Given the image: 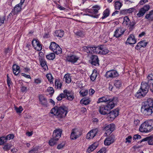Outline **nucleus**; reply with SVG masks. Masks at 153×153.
Returning a JSON list of instances; mask_svg holds the SVG:
<instances>
[{
    "label": "nucleus",
    "mask_w": 153,
    "mask_h": 153,
    "mask_svg": "<svg viewBox=\"0 0 153 153\" xmlns=\"http://www.w3.org/2000/svg\"><path fill=\"white\" fill-rule=\"evenodd\" d=\"M68 112V108L64 106L61 107L56 106L53 108L51 110L50 113L56 116V118L60 121L63 120Z\"/></svg>",
    "instance_id": "f257e3e1"
},
{
    "label": "nucleus",
    "mask_w": 153,
    "mask_h": 153,
    "mask_svg": "<svg viewBox=\"0 0 153 153\" xmlns=\"http://www.w3.org/2000/svg\"><path fill=\"white\" fill-rule=\"evenodd\" d=\"M141 111L145 116L152 114L153 113V99L149 98L143 102L141 108Z\"/></svg>",
    "instance_id": "f03ea898"
},
{
    "label": "nucleus",
    "mask_w": 153,
    "mask_h": 153,
    "mask_svg": "<svg viewBox=\"0 0 153 153\" xmlns=\"http://www.w3.org/2000/svg\"><path fill=\"white\" fill-rule=\"evenodd\" d=\"M153 130V120H150L145 121L140 126L139 130L142 132L148 133Z\"/></svg>",
    "instance_id": "7ed1b4c3"
},
{
    "label": "nucleus",
    "mask_w": 153,
    "mask_h": 153,
    "mask_svg": "<svg viewBox=\"0 0 153 153\" xmlns=\"http://www.w3.org/2000/svg\"><path fill=\"white\" fill-rule=\"evenodd\" d=\"M114 106V103L112 102H108L106 105H102L100 107L99 112L102 114H106L110 110L112 109Z\"/></svg>",
    "instance_id": "20e7f679"
},
{
    "label": "nucleus",
    "mask_w": 153,
    "mask_h": 153,
    "mask_svg": "<svg viewBox=\"0 0 153 153\" xmlns=\"http://www.w3.org/2000/svg\"><path fill=\"white\" fill-rule=\"evenodd\" d=\"M115 98L114 97L111 98V96L108 95H105L99 98L97 101V103H99L101 102H112L114 103V104L115 105L116 103V101L115 100Z\"/></svg>",
    "instance_id": "39448f33"
},
{
    "label": "nucleus",
    "mask_w": 153,
    "mask_h": 153,
    "mask_svg": "<svg viewBox=\"0 0 153 153\" xmlns=\"http://www.w3.org/2000/svg\"><path fill=\"white\" fill-rule=\"evenodd\" d=\"M25 0H20V2L16 5L11 11V13L16 15L20 13L22 10V7Z\"/></svg>",
    "instance_id": "423d86ee"
},
{
    "label": "nucleus",
    "mask_w": 153,
    "mask_h": 153,
    "mask_svg": "<svg viewBox=\"0 0 153 153\" xmlns=\"http://www.w3.org/2000/svg\"><path fill=\"white\" fill-rule=\"evenodd\" d=\"M79 57L77 55L73 53H71L67 57L66 59L67 61L74 64L79 59Z\"/></svg>",
    "instance_id": "0eeeda50"
},
{
    "label": "nucleus",
    "mask_w": 153,
    "mask_h": 153,
    "mask_svg": "<svg viewBox=\"0 0 153 153\" xmlns=\"http://www.w3.org/2000/svg\"><path fill=\"white\" fill-rule=\"evenodd\" d=\"M115 126L113 124H111L106 126L104 128L105 131V134L107 135H109L114 129Z\"/></svg>",
    "instance_id": "6e6552de"
},
{
    "label": "nucleus",
    "mask_w": 153,
    "mask_h": 153,
    "mask_svg": "<svg viewBox=\"0 0 153 153\" xmlns=\"http://www.w3.org/2000/svg\"><path fill=\"white\" fill-rule=\"evenodd\" d=\"M149 9L150 6L149 5H145L140 9L139 12L137 14V16L139 17L143 16L146 12L149 10Z\"/></svg>",
    "instance_id": "1a4fd4ad"
},
{
    "label": "nucleus",
    "mask_w": 153,
    "mask_h": 153,
    "mask_svg": "<svg viewBox=\"0 0 153 153\" xmlns=\"http://www.w3.org/2000/svg\"><path fill=\"white\" fill-rule=\"evenodd\" d=\"M118 115V110L115 109L110 112L108 114V119L110 120H113Z\"/></svg>",
    "instance_id": "9d476101"
},
{
    "label": "nucleus",
    "mask_w": 153,
    "mask_h": 153,
    "mask_svg": "<svg viewBox=\"0 0 153 153\" xmlns=\"http://www.w3.org/2000/svg\"><path fill=\"white\" fill-rule=\"evenodd\" d=\"M32 44L33 47L36 50L40 51L42 50V46L38 40L36 39L33 40L32 41Z\"/></svg>",
    "instance_id": "9b49d317"
},
{
    "label": "nucleus",
    "mask_w": 153,
    "mask_h": 153,
    "mask_svg": "<svg viewBox=\"0 0 153 153\" xmlns=\"http://www.w3.org/2000/svg\"><path fill=\"white\" fill-rule=\"evenodd\" d=\"M118 74L117 72L115 70H111L107 71L105 74L107 78H113L117 76Z\"/></svg>",
    "instance_id": "f8f14e48"
},
{
    "label": "nucleus",
    "mask_w": 153,
    "mask_h": 153,
    "mask_svg": "<svg viewBox=\"0 0 153 153\" xmlns=\"http://www.w3.org/2000/svg\"><path fill=\"white\" fill-rule=\"evenodd\" d=\"M149 84L148 82H143L141 84V86L140 89L145 94H146L149 91Z\"/></svg>",
    "instance_id": "ddd939ff"
},
{
    "label": "nucleus",
    "mask_w": 153,
    "mask_h": 153,
    "mask_svg": "<svg viewBox=\"0 0 153 153\" xmlns=\"http://www.w3.org/2000/svg\"><path fill=\"white\" fill-rule=\"evenodd\" d=\"M81 135V133L76 130H73L71 135V138L72 140H76Z\"/></svg>",
    "instance_id": "4468645a"
},
{
    "label": "nucleus",
    "mask_w": 153,
    "mask_h": 153,
    "mask_svg": "<svg viewBox=\"0 0 153 153\" xmlns=\"http://www.w3.org/2000/svg\"><path fill=\"white\" fill-rule=\"evenodd\" d=\"M64 93L65 95V97H67V99L68 100L72 101L74 99V94L71 91L65 90L64 91Z\"/></svg>",
    "instance_id": "2eb2a0df"
},
{
    "label": "nucleus",
    "mask_w": 153,
    "mask_h": 153,
    "mask_svg": "<svg viewBox=\"0 0 153 153\" xmlns=\"http://www.w3.org/2000/svg\"><path fill=\"white\" fill-rule=\"evenodd\" d=\"M97 131L98 129H97L91 130L87 133L86 138L88 139L93 138L96 135Z\"/></svg>",
    "instance_id": "dca6fc26"
},
{
    "label": "nucleus",
    "mask_w": 153,
    "mask_h": 153,
    "mask_svg": "<svg viewBox=\"0 0 153 153\" xmlns=\"http://www.w3.org/2000/svg\"><path fill=\"white\" fill-rule=\"evenodd\" d=\"M125 31V30L121 28H118L115 31L114 36L117 38L119 37L122 35Z\"/></svg>",
    "instance_id": "f3484780"
},
{
    "label": "nucleus",
    "mask_w": 153,
    "mask_h": 153,
    "mask_svg": "<svg viewBox=\"0 0 153 153\" xmlns=\"http://www.w3.org/2000/svg\"><path fill=\"white\" fill-rule=\"evenodd\" d=\"M62 133V131L60 129H56L53 133V138H56V140H59L61 136Z\"/></svg>",
    "instance_id": "a211bd4d"
},
{
    "label": "nucleus",
    "mask_w": 153,
    "mask_h": 153,
    "mask_svg": "<svg viewBox=\"0 0 153 153\" xmlns=\"http://www.w3.org/2000/svg\"><path fill=\"white\" fill-rule=\"evenodd\" d=\"M134 36L132 34L130 35L127 39L126 43H128L130 45L134 44L136 43Z\"/></svg>",
    "instance_id": "6ab92c4d"
},
{
    "label": "nucleus",
    "mask_w": 153,
    "mask_h": 153,
    "mask_svg": "<svg viewBox=\"0 0 153 153\" xmlns=\"http://www.w3.org/2000/svg\"><path fill=\"white\" fill-rule=\"evenodd\" d=\"M39 100L42 105L45 106H47V99L42 95H41L39 96Z\"/></svg>",
    "instance_id": "aec40b11"
},
{
    "label": "nucleus",
    "mask_w": 153,
    "mask_h": 153,
    "mask_svg": "<svg viewBox=\"0 0 153 153\" xmlns=\"http://www.w3.org/2000/svg\"><path fill=\"white\" fill-rule=\"evenodd\" d=\"M91 64L94 66H98L99 65V60L97 56L93 55L91 57Z\"/></svg>",
    "instance_id": "412c9836"
},
{
    "label": "nucleus",
    "mask_w": 153,
    "mask_h": 153,
    "mask_svg": "<svg viewBox=\"0 0 153 153\" xmlns=\"http://www.w3.org/2000/svg\"><path fill=\"white\" fill-rule=\"evenodd\" d=\"M114 141L112 137L110 136L107 138L104 141V143L106 146H109L113 143Z\"/></svg>",
    "instance_id": "4be33fe9"
},
{
    "label": "nucleus",
    "mask_w": 153,
    "mask_h": 153,
    "mask_svg": "<svg viewBox=\"0 0 153 153\" xmlns=\"http://www.w3.org/2000/svg\"><path fill=\"white\" fill-rule=\"evenodd\" d=\"M147 141L149 145H153V137L150 136L148 137L143 139L141 142L144 141Z\"/></svg>",
    "instance_id": "5701e85b"
},
{
    "label": "nucleus",
    "mask_w": 153,
    "mask_h": 153,
    "mask_svg": "<svg viewBox=\"0 0 153 153\" xmlns=\"http://www.w3.org/2000/svg\"><path fill=\"white\" fill-rule=\"evenodd\" d=\"M98 145L97 143H95L91 145L88 148L87 151L90 153L94 151L97 146Z\"/></svg>",
    "instance_id": "b1692460"
},
{
    "label": "nucleus",
    "mask_w": 153,
    "mask_h": 153,
    "mask_svg": "<svg viewBox=\"0 0 153 153\" xmlns=\"http://www.w3.org/2000/svg\"><path fill=\"white\" fill-rule=\"evenodd\" d=\"M13 70L14 74L17 75L20 72L19 67L16 65H14L13 66Z\"/></svg>",
    "instance_id": "393cba45"
},
{
    "label": "nucleus",
    "mask_w": 153,
    "mask_h": 153,
    "mask_svg": "<svg viewBox=\"0 0 153 153\" xmlns=\"http://www.w3.org/2000/svg\"><path fill=\"white\" fill-rule=\"evenodd\" d=\"M92 9L90 11V13H93L94 14L97 13L98 10L100 9V7L98 5H96L93 6Z\"/></svg>",
    "instance_id": "a878e982"
},
{
    "label": "nucleus",
    "mask_w": 153,
    "mask_h": 153,
    "mask_svg": "<svg viewBox=\"0 0 153 153\" xmlns=\"http://www.w3.org/2000/svg\"><path fill=\"white\" fill-rule=\"evenodd\" d=\"M145 17L150 21H153V10H151L146 14Z\"/></svg>",
    "instance_id": "bb28decb"
},
{
    "label": "nucleus",
    "mask_w": 153,
    "mask_h": 153,
    "mask_svg": "<svg viewBox=\"0 0 153 153\" xmlns=\"http://www.w3.org/2000/svg\"><path fill=\"white\" fill-rule=\"evenodd\" d=\"M142 91L139 89L138 91L135 94V96L138 98H141L145 96L146 94Z\"/></svg>",
    "instance_id": "cd10ccee"
},
{
    "label": "nucleus",
    "mask_w": 153,
    "mask_h": 153,
    "mask_svg": "<svg viewBox=\"0 0 153 153\" xmlns=\"http://www.w3.org/2000/svg\"><path fill=\"white\" fill-rule=\"evenodd\" d=\"M83 48L85 51L87 53H94L93 47L84 46L83 47Z\"/></svg>",
    "instance_id": "c85d7f7f"
},
{
    "label": "nucleus",
    "mask_w": 153,
    "mask_h": 153,
    "mask_svg": "<svg viewBox=\"0 0 153 153\" xmlns=\"http://www.w3.org/2000/svg\"><path fill=\"white\" fill-rule=\"evenodd\" d=\"M64 34V32L63 30H58L54 32L55 36L60 37H62Z\"/></svg>",
    "instance_id": "c756f323"
},
{
    "label": "nucleus",
    "mask_w": 153,
    "mask_h": 153,
    "mask_svg": "<svg viewBox=\"0 0 153 153\" xmlns=\"http://www.w3.org/2000/svg\"><path fill=\"white\" fill-rule=\"evenodd\" d=\"M148 83L149 85H153V74H149L147 77Z\"/></svg>",
    "instance_id": "7c9ffc66"
},
{
    "label": "nucleus",
    "mask_w": 153,
    "mask_h": 153,
    "mask_svg": "<svg viewBox=\"0 0 153 153\" xmlns=\"http://www.w3.org/2000/svg\"><path fill=\"white\" fill-rule=\"evenodd\" d=\"M101 47L100 54H106L108 53L109 51L104 46L101 45Z\"/></svg>",
    "instance_id": "2f4dec72"
},
{
    "label": "nucleus",
    "mask_w": 153,
    "mask_h": 153,
    "mask_svg": "<svg viewBox=\"0 0 153 153\" xmlns=\"http://www.w3.org/2000/svg\"><path fill=\"white\" fill-rule=\"evenodd\" d=\"M63 80L66 83H69L71 81V77L69 74H65L64 76Z\"/></svg>",
    "instance_id": "473e14b6"
},
{
    "label": "nucleus",
    "mask_w": 153,
    "mask_h": 153,
    "mask_svg": "<svg viewBox=\"0 0 153 153\" xmlns=\"http://www.w3.org/2000/svg\"><path fill=\"white\" fill-rule=\"evenodd\" d=\"M59 45L56 44L55 42H52L51 43L49 47L50 49L53 51L55 50L57 47H58Z\"/></svg>",
    "instance_id": "72a5a7b5"
},
{
    "label": "nucleus",
    "mask_w": 153,
    "mask_h": 153,
    "mask_svg": "<svg viewBox=\"0 0 153 153\" xmlns=\"http://www.w3.org/2000/svg\"><path fill=\"white\" fill-rule=\"evenodd\" d=\"M110 14V10L108 8L106 9L103 13V16L101 18L102 19L108 17Z\"/></svg>",
    "instance_id": "f704fd0d"
},
{
    "label": "nucleus",
    "mask_w": 153,
    "mask_h": 153,
    "mask_svg": "<svg viewBox=\"0 0 153 153\" xmlns=\"http://www.w3.org/2000/svg\"><path fill=\"white\" fill-rule=\"evenodd\" d=\"M55 86L57 89H60L61 88L62 83L58 79L55 80Z\"/></svg>",
    "instance_id": "c9c22d12"
},
{
    "label": "nucleus",
    "mask_w": 153,
    "mask_h": 153,
    "mask_svg": "<svg viewBox=\"0 0 153 153\" xmlns=\"http://www.w3.org/2000/svg\"><path fill=\"white\" fill-rule=\"evenodd\" d=\"M97 76V71L94 70L92 74L90 76V79L91 80L93 81H94L96 79V77Z\"/></svg>",
    "instance_id": "e433bc0d"
},
{
    "label": "nucleus",
    "mask_w": 153,
    "mask_h": 153,
    "mask_svg": "<svg viewBox=\"0 0 153 153\" xmlns=\"http://www.w3.org/2000/svg\"><path fill=\"white\" fill-rule=\"evenodd\" d=\"M114 5L115 9L120 10L123 5V4L119 1H116L115 2Z\"/></svg>",
    "instance_id": "4c0bfd02"
},
{
    "label": "nucleus",
    "mask_w": 153,
    "mask_h": 153,
    "mask_svg": "<svg viewBox=\"0 0 153 153\" xmlns=\"http://www.w3.org/2000/svg\"><path fill=\"white\" fill-rule=\"evenodd\" d=\"M40 65L45 70L48 69V66L46 64V62L45 59L40 61Z\"/></svg>",
    "instance_id": "58836bf2"
},
{
    "label": "nucleus",
    "mask_w": 153,
    "mask_h": 153,
    "mask_svg": "<svg viewBox=\"0 0 153 153\" xmlns=\"http://www.w3.org/2000/svg\"><path fill=\"white\" fill-rule=\"evenodd\" d=\"M58 140H56V138H51L49 141V145L51 146H53L56 144L57 143V141Z\"/></svg>",
    "instance_id": "ea45409f"
},
{
    "label": "nucleus",
    "mask_w": 153,
    "mask_h": 153,
    "mask_svg": "<svg viewBox=\"0 0 153 153\" xmlns=\"http://www.w3.org/2000/svg\"><path fill=\"white\" fill-rule=\"evenodd\" d=\"M93 49H94V53L100 54L101 49V45L96 47H94Z\"/></svg>",
    "instance_id": "a19ab883"
},
{
    "label": "nucleus",
    "mask_w": 153,
    "mask_h": 153,
    "mask_svg": "<svg viewBox=\"0 0 153 153\" xmlns=\"http://www.w3.org/2000/svg\"><path fill=\"white\" fill-rule=\"evenodd\" d=\"M134 9L132 8H130L128 9H125L122 10L121 11V13L122 14H126V13H131L133 11Z\"/></svg>",
    "instance_id": "79ce46f5"
},
{
    "label": "nucleus",
    "mask_w": 153,
    "mask_h": 153,
    "mask_svg": "<svg viewBox=\"0 0 153 153\" xmlns=\"http://www.w3.org/2000/svg\"><path fill=\"white\" fill-rule=\"evenodd\" d=\"M123 23L127 26H129V25H130V22L128 16H126L124 18Z\"/></svg>",
    "instance_id": "37998d69"
},
{
    "label": "nucleus",
    "mask_w": 153,
    "mask_h": 153,
    "mask_svg": "<svg viewBox=\"0 0 153 153\" xmlns=\"http://www.w3.org/2000/svg\"><path fill=\"white\" fill-rule=\"evenodd\" d=\"M114 85L117 88H120L122 85L121 81L119 80L115 81L114 82Z\"/></svg>",
    "instance_id": "c03bdc74"
},
{
    "label": "nucleus",
    "mask_w": 153,
    "mask_h": 153,
    "mask_svg": "<svg viewBox=\"0 0 153 153\" xmlns=\"http://www.w3.org/2000/svg\"><path fill=\"white\" fill-rule=\"evenodd\" d=\"M46 57L49 60H52L54 59L55 55L54 53H51L46 55Z\"/></svg>",
    "instance_id": "a18cd8bd"
},
{
    "label": "nucleus",
    "mask_w": 153,
    "mask_h": 153,
    "mask_svg": "<svg viewBox=\"0 0 153 153\" xmlns=\"http://www.w3.org/2000/svg\"><path fill=\"white\" fill-rule=\"evenodd\" d=\"M14 109L17 113H21L23 110L22 107L21 106H19V108L17 107L16 106H15Z\"/></svg>",
    "instance_id": "49530a36"
},
{
    "label": "nucleus",
    "mask_w": 153,
    "mask_h": 153,
    "mask_svg": "<svg viewBox=\"0 0 153 153\" xmlns=\"http://www.w3.org/2000/svg\"><path fill=\"white\" fill-rule=\"evenodd\" d=\"M53 52L56 54H58L62 53V49L59 46L58 47H57V48L55 49V50Z\"/></svg>",
    "instance_id": "de8ad7c7"
},
{
    "label": "nucleus",
    "mask_w": 153,
    "mask_h": 153,
    "mask_svg": "<svg viewBox=\"0 0 153 153\" xmlns=\"http://www.w3.org/2000/svg\"><path fill=\"white\" fill-rule=\"evenodd\" d=\"M65 97V94H61L56 98L58 101H60L62 100L63 98Z\"/></svg>",
    "instance_id": "09e8293b"
},
{
    "label": "nucleus",
    "mask_w": 153,
    "mask_h": 153,
    "mask_svg": "<svg viewBox=\"0 0 153 153\" xmlns=\"http://www.w3.org/2000/svg\"><path fill=\"white\" fill-rule=\"evenodd\" d=\"M12 145L10 144H7L4 146L3 147V149L5 151H7L10 149Z\"/></svg>",
    "instance_id": "8fccbe9b"
},
{
    "label": "nucleus",
    "mask_w": 153,
    "mask_h": 153,
    "mask_svg": "<svg viewBox=\"0 0 153 153\" xmlns=\"http://www.w3.org/2000/svg\"><path fill=\"white\" fill-rule=\"evenodd\" d=\"M39 61L43 60L44 59V54L42 52H40L39 53Z\"/></svg>",
    "instance_id": "3c124183"
},
{
    "label": "nucleus",
    "mask_w": 153,
    "mask_h": 153,
    "mask_svg": "<svg viewBox=\"0 0 153 153\" xmlns=\"http://www.w3.org/2000/svg\"><path fill=\"white\" fill-rule=\"evenodd\" d=\"M76 34L79 36L83 37L84 35V32L80 30H79L76 33Z\"/></svg>",
    "instance_id": "603ef678"
},
{
    "label": "nucleus",
    "mask_w": 153,
    "mask_h": 153,
    "mask_svg": "<svg viewBox=\"0 0 153 153\" xmlns=\"http://www.w3.org/2000/svg\"><path fill=\"white\" fill-rule=\"evenodd\" d=\"M7 142L5 137H2L0 138V145H3L4 143Z\"/></svg>",
    "instance_id": "864d4df0"
},
{
    "label": "nucleus",
    "mask_w": 153,
    "mask_h": 153,
    "mask_svg": "<svg viewBox=\"0 0 153 153\" xmlns=\"http://www.w3.org/2000/svg\"><path fill=\"white\" fill-rule=\"evenodd\" d=\"M46 76L49 81L50 82H51L53 81V77L51 74H47L46 75Z\"/></svg>",
    "instance_id": "5fc2aeb1"
},
{
    "label": "nucleus",
    "mask_w": 153,
    "mask_h": 153,
    "mask_svg": "<svg viewBox=\"0 0 153 153\" xmlns=\"http://www.w3.org/2000/svg\"><path fill=\"white\" fill-rule=\"evenodd\" d=\"M5 19L6 18L5 16H0V26L4 23V22Z\"/></svg>",
    "instance_id": "6e6d98bb"
},
{
    "label": "nucleus",
    "mask_w": 153,
    "mask_h": 153,
    "mask_svg": "<svg viewBox=\"0 0 153 153\" xmlns=\"http://www.w3.org/2000/svg\"><path fill=\"white\" fill-rule=\"evenodd\" d=\"M138 43L140 44V46H141L142 47H145L147 44V42L145 41H141Z\"/></svg>",
    "instance_id": "4d7b16f0"
},
{
    "label": "nucleus",
    "mask_w": 153,
    "mask_h": 153,
    "mask_svg": "<svg viewBox=\"0 0 153 153\" xmlns=\"http://www.w3.org/2000/svg\"><path fill=\"white\" fill-rule=\"evenodd\" d=\"M88 91L87 90H85L84 91H80L79 92V93L80 94V95L82 96L83 97L86 96L88 94Z\"/></svg>",
    "instance_id": "13d9d810"
},
{
    "label": "nucleus",
    "mask_w": 153,
    "mask_h": 153,
    "mask_svg": "<svg viewBox=\"0 0 153 153\" xmlns=\"http://www.w3.org/2000/svg\"><path fill=\"white\" fill-rule=\"evenodd\" d=\"M7 85L9 87L10 86V85L12 84V82L11 81V79L9 77L8 74H7Z\"/></svg>",
    "instance_id": "bf43d9fd"
},
{
    "label": "nucleus",
    "mask_w": 153,
    "mask_h": 153,
    "mask_svg": "<svg viewBox=\"0 0 153 153\" xmlns=\"http://www.w3.org/2000/svg\"><path fill=\"white\" fill-rule=\"evenodd\" d=\"M14 136L13 134H9L7 135L6 137H5L6 140H10L11 139H13L14 138Z\"/></svg>",
    "instance_id": "052dcab7"
},
{
    "label": "nucleus",
    "mask_w": 153,
    "mask_h": 153,
    "mask_svg": "<svg viewBox=\"0 0 153 153\" xmlns=\"http://www.w3.org/2000/svg\"><path fill=\"white\" fill-rule=\"evenodd\" d=\"M48 91L50 94H53L54 92V91L53 88L49 87L47 89Z\"/></svg>",
    "instance_id": "680f3d73"
},
{
    "label": "nucleus",
    "mask_w": 153,
    "mask_h": 153,
    "mask_svg": "<svg viewBox=\"0 0 153 153\" xmlns=\"http://www.w3.org/2000/svg\"><path fill=\"white\" fill-rule=\"evenodd\" d=\"M42 82L41 79L40 78L35 79H34V82L36 84H39L41 83Z\"/></svg>",
    "instance_id": "e2e57ef3"
},
{
    "label": "nucleus",
    "mask_w": 153,
    "mask_h": 153,
    "mask_svg": "<svg viewBox=\"0 0 153 153\" xmlns=\"http://www.w3.org/2000/svg\"><path fill=\"white\" fill-rule=\"evenodd\" d=\"M38 151V149L35 147L29 151V153H35Z\"/></svg>",
    "instance_id": "0e129e2a"
},
{
    "label": "nucleus",
    "mask_w": 153,
    "mask_h": 153,
    "mask_svg": "<svg viewBox=\"0 0 153 153\" xmlns=\"http://www.w3.org/2000/svg\"><path fill=\"white\" fill-rule=\"evenodd\" d=\"M132 138V137L131 136H128L127 138L126 139V143H130L131 142V140Z\"/></svg>",
    "instance_id": "69168bd1"
},
{
    "label": "nucleus",
    "mask_w": 153,
    "mask_h": 153,
    "mask_svg": "<svg viewBox=\"0 0 153 153\" xmlns=\"http://www.w3.org/2000/svg\"><path fill=\"white\" fill-rule=\"evenodd\" d=\"M148 2V0H141L139 2V4L140 5H142Z\"/></svg>",
    "instance_id": "338daca9"
},
{
    "label": "nucleus",
    "mask_w": 153,
    "mask_h": 153,
    "mask_svg": "<svg viewBox=\"0 0 153 153\" xmlns=\"http://www.w3.org/2000/svg\"><path fill=\"white\" fill-rule=\"evenodd\" d=\"M65 146V144L62 143L58 145L57 147V148L58 149H60L63 148Z\"/></svg>",
    "instance_id": "774afa93"
}]
</instances>
